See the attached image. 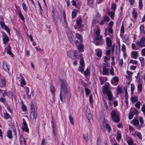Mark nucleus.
<instances>
[{"instance_id":"774afa93","label":"nucleus","mask_w":145,"mask_h":145,"mask_svg":"<svg viewBox=\"0 0 145 145\" xmlns=\"http://www.w3.org/2000/svg\"><path fill=\"white\" fill-rule=\"evenodd\" d=\"M142 55L143 56H145V48L143 49L142 50Z\"/></svg>"},{"instance_id":"13d9d810","label":"nucleus","mask_w":145,"mask_h":145,"mask_svg":"<svg viewBox=\"0 0 145 145\" xmlns=\"http://www.w3.org/2000/svg\"><path fill=\"white\" fill-rule=\"evenodd\" d=\"M12 127L13 129V132H14L15 135H16L17 133L15 128L14 127V125L13 126H12Z\"/></svg>"},{"instance_id":"79ce46f5","label":"nucleus","mask_w":145,"mask_h":145,"mask_svg":"<svg viewBox=\"0 0 145 145\" xmlns=\"http://www.w3.org/2000/svg\"><path fill=\"white\" fill-rule=\"evenodd\" d=\"M89 103H93V97H92V95L91 94H90L89 95Z\"/></svg>"},{"instance_id":"1a4fd4ad","label":"nucleus","mask_w":145,"mask_h":145,"mask_svg":"<svg viewBox=\"0 0 145 145\" xmlns=\"http://www.w3.org/2000/svg\"><path fill=\"white\" fill-rule=\"evenodd\" d=\"M107 46L109 47H111L112 46V41L109 37H107L106 39Z\"/></svg>"},{"instance_id":"ddd939ff","label":"nucleus","mask_w":145,"mask_h":145,"mask_svg":"<svg viewBox=\"0 0 145 145\" xmlns=\"http://www.w3.org/2000/svg\"><path fill=\"white\" fill-rule=\"evenodd\" d=\"M3 69L5 71H8V68L6 62L5 61H3Z\"/></svg>"},{"instance_id":"aec40b11","label":"nucleus","mask_w":145,"mask_h":145,"mask_svg":"<svg viewBox=\"0 0 145 145\" xmlns=\"http://www.w3.org/2000/svg\"><path fill=\"white\" fill-rule=\"evenodd\" d=\"M7 136L9 138H12V134L11 131L9 130L7 133Z\"/></svg>"},{"instance_id":"f8f14e48","label":"nucleus","mask_w":145,"mask_h":145,"mask_svg":"<svg viewBox=\"0 0 145 145\" xmlns=\"http://www.w3.org/2000/svg\"><path fill=\"white\" fill-rule=\"evenodd\" d=\"M80 56L81 57L80 59V63L81 67H84L85 66L82 54H80Z\"/></svg>"},{"instance_id":"c85d7f7f","label":"nucleus","mask_w":145,"mask_h":145,"mask_svg":"<svg viewBox=\"0 0 145 145\" xmlns=\"http://www.w3.org/2000/svg\"><path fill=\"white\" fill-rule=\"evenodd\" d=\"M131 100L133 103L137 101V97H132L131 98Z\"/></svg>"},{"instance_id":"f3484780","label":"nucleus","mask_w":145,"mask_h":145,"mask_svg":"<svg viewBox=\"0 0 145 145\" xmlns=\"http://www.w3.org/2000/svg\"><path fill=\"white\" fill-rule=\"evenodd\" d=\"M108 14L109 15L112 19L114 20L115 12L113 11H109L108 12Z\"/></svg>"},{"instance_id":"ea45409f","label":"nucleus","mask_w":145,"mask_h":145,"mask_svg":"<svg viewBox=\"0 0 145 145\" xmlns=\"http://www.w3.org/2000/svg\"><path fill=\"white\" fill-rule=\"evenodd\" d=\"M131 94H132L133 93V91L135 89V86L133 84H131Z\"/></svg>"},{"instance_id":"cd10ccee","label":"nucleus","mask_w":145,"mask_h":145,"mask_svg":"<svg viewBox=\"0 0 145 145\" xmlns=\"http://www.w3.org/2000/svg\"><path fill=\"white\" fill-rule=\"evenodd\" d=\"M84 136V139L85 141L87 142L88 140V133H86L85 134L83 135Z\"/></svg>"},{"instance_id":"680f3d73","label":"nucleus","mask_w":145,"mask_h":145,"mask_svg":"<svg viewBox=\"0 0 145 145\" xmlns=\"http://www.w3.org/2000/svg\"><path fill=\"white\" fill-rule=\"evenodd\" d=\"M76 16V12L73 11L72 12V17L74 18Z\"/></svg>"},{"instance_id":"09e8293b","label":"nucleus","mask_w":145,"mask_h":145,"mask_svg":"<svg viewBox=\"0 0 145 145\" xmlns=\"http://www.w3.org/2000/svg\"><path fill=\"white\" fill-rule=\"evenodd\" d=\"M5 29L7 31V32L10 34V30L8 27L7 26H5L4 27Z\"/></svg>"},{"instance_id":"052dcab7","label":"nucleus","mask_w":145,"mask_h":145,"mask_svg":"<svg viewBox=\"0 0 145 145\" xmlns=\"http://www.w3.org/2000/svg\"><path fill=\"white\" fill-rule=\"evenodd\" d=\"M121 32L122 33H124V27L123 25H122L121 26Z\"/></svg>"},{"instance_id":"4be33fe9","label":"nucleus","mask_w":145,"mask_h":145,"mask_svg":"<svg viewBox=\"0 0 145 145\" xmlns=\"http://www.w3.org/2000/svg\"><path fill=\"white\" fill-rule=\"evenodd\" d=\"M124 89L125 92V97L126 100H127L128 97V94L127 91V87H125L124 88Z\"/></svg>"},{"instance_id":"7ed1b4c3","label":"nucleus","mask_w":145,"mask_h":145,"mask_svg":"<svg viewBox=\"0 0 145 145\" xmlns=\"http://www.w3.org/2000/svg\"><path fill=\"white\" fill-rule=\"evenodd\" d=\"M111 116L114 121L118 123L120 121V119L118 114L116 111L112 110L111 113Z\"/></svg>"},{"instance_id":"0e129e2a","label":"nucleus","mask_w":145,"mask_h":145,"mask_svg":"<svg viewBox=\"0 0 145 145\" xmlns=\"http://www.w3.org/2000/svg\"><path fill=\"white\" fill-rule=\"evenodd\" d=\"M22 6L23 8V9L25 11H27V9L25 7V5L24 3H23L22 4Z\"/></svg>"},{"instance_id":"b1692460","label":"nucleus","mask_w":145,"mask_h":145,"mask_svg":"<svg viewBox=\"0 0 145 145\" xmlns=\"http://www.w3.org/2000/svg\"><path fill=\"white\" fill-rule=\"evenodd\" d=\"M132 121L133 124L135 125H137L139 124V120L136 119H133Z\"/></svg>"},{"instance_id":"20e7f679","label":"nucleus","mask_w":145,"mask_h":145,"mask_svg":"<svg viewBox=\"0 0 145 145\" xmlns=\"http://www.w3.org/2000/svg\"><path fill=\"white\" fill-rule=\"evenodd\" d=\"M95 40L96 41L95 44L97 46L103 45L105 43V41L103 40L102 36L101 35L97 36L95 38Z\"/></svg>"},{"instance_id":"e433bc0d","label":"nucleus","mask_w":145,"mask_h":145,"mask_svg":"<svg viewBox=\"0 0 145 145\" xmlns=\"http://www.w3.org/2000/svg\"><path fill=\"white\" fill-rule=\"evenodd\" d=\"M138 90L140 91H141L142 89V86L141 84H139L138 86Z\"/></svg>"},{"instance_id":"412c9836","label":"nucleus","mask_w":145,"mask_h":145,"mask_svg":"<svg viewBox=\"0 0 145 145\" xmlns=\"http://www.w3.org/2000/svg\"><path fill=\"white\" fill-rule=\"evenodd\" d=\"M133 9V10L132 12L133 16L134 18L135 19L137 18V13L134 8Z\"/></svg>"},{"instance_id":"0eeeda50","label":"nucleus","mask_w":145,"mask_h":145,"mask_svg":"<svg viewBox=\"0 0 145 145\" xmlns=\"http://www.w3.org/2000/svg\"><path fill=\"white\" fill-rule=\"evenodd\" d=\"M23 127H22V129L23 131H25V132L28 133L29 129L27 126V124L24 119H23Z\"/></svg>"},{"instance_id":"3c124183","label":"nucleus","mask_w":145,"mask_h":145,"mask_svg":"<svg viewBox=\"0 0 145 145\" xmlns=\"http://www.w3.org/2000/svg\"><path fill=\"white\" fill-rule=\"evenodd\" d=\"M125 46L123 44L121 46V50L122 51L125 52Z\"/></svg>"},{"instance_id":"2f4dec72","label":"nucleus","mask_w":145,"mask_h":145,"mask_svg":"<svg viewBox=\"0 0 145 145\" xmlns=\"http://www.w3.org/2000/svg\"><path fill=\"white\" fill-rule=\"evenodd\" d=\"M83 48L84 45L83 44H80L78 46V49L81 51H82L83 50Z\"/></svg>"},{"instance_id":"393cba45","label":"nucleus","mask_w":145,"mask_h":145,"mask_svg":"<svg viewBox=\"0 0 145 145\" xmlns=\"http://www.w3.org/2000/svg\"><path fill=\"white\" fill-rule=\"evenodd\" d=\"M131 110H133L131 111L132 113L134 114L138 115V111L136 108H134L131 109Z\"/></svg>"},{"instance_id":"a18cd8bd","label":"nucleus","mask_w":145,"mask_h":145,"mask_svg":"<svg viewBox=\"0 0 145 145\" xmlns=\"http://www.w3.org/2000/svg\"><path fill=\"white\" fill-rule=\"evenodd\" d=\"M114 69L113 68V67L112 66H111V68L110 70V74L111 75H114Z\"/></svg>"},{"instance_id":"f704fd0d","label":"nucleus","mask_w":145,"mask_h":145,"mask_svg":"<svg viewBox=\"0 0 145 145\" xmlns=\"http://www.w3.org/2000/svg\"><path fill=\"white\" fill-rule=\"evenodd\" d=\"M69 120L70 121L72 125H74V122H73V118H72L71 116L70 115L69 116Z\"/></svg>"},{"instance_id":"58836bf2","label":"nucleus","mask_w":145,"mask_h":145,"mask_svg":"<svg viewBox=\"0 0 145 145\" xmlns=\"http://www.w3.org/2000/svg\"><path fill=\"white\" fill-rule=\"evenodd\" d=\"M100 30L99 29H98L96 31L95 34L96 36L100 35Z\"/></svg>"},{"instance_id":"f257e3e1","label":"nucleus","mask_w":145,"mask_h":145,"mask_svg":"<svg viewBox=\"0 0 145 145\" xmlns=\"http://www.w3.org/2000/svg\"><path fill=\"white\" fill-rule=\"evenodd\" d=\"M61 89L60 93V98L62 101V97H65L68 93V89L67 87V84L65 80H60Z\"/></svg>"},{"instance_id":"6ab92c4d","label":"nucleus","mask_w":145,"mask_h":145,"mask_svg":"<svg viewBox=\"0 0 145 145\" xmlns=\"http://www.w3.org/2000/svg\"><path fill=\"white\" fill-rule=\"evenodd\" d=\"M76 38L80 41L81 42H83L82 37L81 35L78 33H76Z\"/></svg>"},{"instance_id":"c756f323","label":"nucleus","mask_w":145,"mask_h":145,"mask_svg":"<svg viewBox=\"0 0 145 145\" xmlns=\"http://www.w3.org/2000/svg\"><path fill=\"white\" fill-rule=\"evenodd\" d=\"M84 73L85 76L88 75L90 74L89 70L87 69L84 71Z\"/></svg>"},{"instance_id":"7c9ffc66","label":"nucleus","mask_w":145,"mask_h":145,"mask_svg":"<svg viewBox=\"0 0 145 145\" xmlns=\"http://www.w3.org/2000/svg\"><path fill=\"white\" fill-rule=\"evenodd\" d=\"M111 9L114 11L116 9V5L115 3H113L111 5Z\"/></svg>"},{"instance_id":"4d7b16f0","label":"nucleus","mask_w":145,"mask_h":145,"mask_svg":"<svg viewBox=\"0 0 145 145\" xmlns=\"http://www.w3.org/2000/svg\"><path fill=\"white\" fill-rule=\"evenodd\" d=\"M133 117V114L132 113H130L129 115V120H131Z\"/></svg>"},{"instance_id":"c9c22d12","label":"nucleus","mask_w":145,"mask_h":145,"mask_svg":"<svg viewBox=\"0 0 145 145\" xmlns=\"http://www.w3.org/2000/svg\"><path fill=\"white\" fill-rule=\"evenodd\" d=\"M140 102L139 101L137 103H136L135 105V106L137 108L139 109L140 107Z\"/></svg>"},{"instance_id":"a19ab883","label":"nucleus","mask_w":145,"mask_h":145,"mask_svg":"<svg viewBox=\"0 0 145 145\" xmlns=\"http://www.w3.org/2000/svg\"><path fill=\"white\" fill-rule=\"evenodd\" d=\"M129 63H132L133 64H137V62L135 60H131L129 62Z\"/></svg>"},{"instance_id":"6e6d98bb","label":"nucleus","mask_w":145,"mask_h":145,"mask_svg":"<svg viewBox=\"0 0 145 145\" xmlns=\"http://www.w3.org/2000/svg\"><path fill=\"white\" fill-rule=\"evenodd\" d=\"M25 81L24 80H22L21 82V85L22 86H24L25 85Z\"/></svg>"},{"instance_id":"4468645a","label":"nucleus","mask_w":145,"mask_h":145,"mask_svg":"<svg viewBox=\"0 0 145 145\" xmlns=\"http://www.w3.org/2000/svg\"><path fill=\"white\" fill-rule=\"evenodd\" d=\"M86 115L89 120L91 118V116L90 114V111L89 109H87L86 111Z\"/></svg>"},{"instance_id":"37998d69","label":"nucleus","mask_w":145,"mask_h":145,"mask_svg":"<svg viewBox=\"0 0 145 145\" xmlns=\"http://www.w3.org/2000/svg\"><path fill=\"white\" fill-rule=\"evenodd\" d=\"M50 91L52 93H54L55 92V88L53 86H51L50 87Z\"/></svg>"},{"instance_id":"8fccbe9b","label":"nucleus","mask_w":145,"mask_h":145,"mask_svg":"<svg viewBox=\"0 0 145 145\" xmlns=\"http://www.w3.org/2000/svg\"><path fill=\"white\" fill-rule=\"evenodd\" d=\"M103 104H104V106L105 107V108L106 109H107L108 108V106L106 103V102L105 101V100H103Z\"/></svg>"},{"instance_id":"39448f33","label":"nucleus","mask_w":145,"mask_h":145,"mask_svg":"<svg viewBox=\"0 0 145 145\" xmlns=\"http://www.w3.org/2000/svg\"><path fill=\"white\" fill-rule=\"evenodd\" d=\"M136 44L140 46H145V37H142L140 41L136 42Z\"/></svg>"},{"instance_id":"5701e85b","label":"nucleus","mask_w":145,"mask_h":145,"mask_svg":"<svg viewBox=\"0 0 145 145\" xmlns=\"http://www.w3.org/2000/svg\"><path fill=\"white\" fill-rule=\"evenodd\" d=\"M108 99L110 101L112 99L113 96L111 92L107 93Z\"/></svg>"},{"instance_id":"c03bdc74","label":"nucleus","mask_w":145,"mask_h":145,"mask_svg":"<svg viewBox=\"0 0 145 145\" xmlns=\"http://www.w3.org/2000/svg\"><path fill=\"white\" fill-rule=\"evenodd\" d=\"M83 67H79L78 69V70L82 73L83 72L84 70V69Z\"/></svg>"},{"instance_id":"338daca9","label":"nucleus","mask_w":145,"mask_h":145,"mask_svg":"<svg viewBox=\"0 0 145 145\" xmlns=\"http://www.w3.org/2000/svg\"><path fill=\"white\" fill-rule=\"evenodd\" d=\"M127 143L129 145H133V141L132 140H130L128 141Z\"/></svg>"},{"instance_id":"a211bd4d","label":"nucleus","mask_w":145,"mask_h":145,"mask_svg":"<svg viewBox=\"0 0 145 145\" xmlns=\"http://www.w3.org/2000/svg\"><path fill=\"white\" fill-rule=\"evenodd\" d=\"M108 69L105 67L103 68V75H108Z\"/></svg>"},{"instance_id":"a878e982","label":"nucleus","mask_w":145,"mask_h":145,"mask_svg":"<svg viewBox=\"0 0 145 145\" xmlns=\"http://www.w3.org/2000/svg\"><path fill=\"white\" fill-rule=\"evenodd\" d=\"M85 91L86 93V95L87 96H88L89 94L90 93L91 91L88 88H85Z\"/></svg>"},{"instance_id":"4c0bfd02","label":"nucleus","mask_w":145,"mask_h":145,"mask_svg":"<svg viewBox=\"0 0 145 145\" xmlns=\"http://www.w3.org/2000/svg\"><path fill=\"white\" fill-rule=\"evenodd\" d=\"M103 20L105 21V22H108L110 20V19L109 17L108 16H105Z\"/></svg>"},{"instance_id":"603ef678","label":"nucleus","mask_w":145,"mask_h":145,"mask_svg":"<svg viewBox=\"0 0 145 145\" xmlns=\"http://www.w3.org/2000/svg\"><path fill=\"white\" fill-rule=\"evenodd\" d=\"M119 66L121 67H122V65L123 63V60L122 59H120L119 61Z\"/></svg>"},{"instance_id":"5fc2aeb1","label":"nucleus","mask_w":145,"mask_h":145,"mask_svg":"<svg viewBox=\"0 0 145 145\" xmlns=\"http://www.w3.org/2000/svg\"><path fill=\"white\" fill-rule=\"evenodd\" d=\"M99 78L100 81V83L101 85H103L104 83V81L102 77H99Z\"/></svg>"},{"instance_id":"864d4df0","label":"nucleus","mask_w":145,"mask_h":145,"mask_svg":"<svg viewBox=\"0 0 145 145\" xmlns=\"http://www.w3.org/2000/svg\"><path fill=\"white\" fill-rule=\"evenodd\" d=\"M106 127L108 131L111 130V128L109 124H106Z\"/></svg>"},{"instance_id":"de8ad7c7","label":"nucleus","mask_w":145,"mask_h":145,"mask_svg":"<svg viewBox=\"0 0 145 145\" xmlns=\"http://www.w3.org/2000/svg\"><path fill=\"white\" fill-rule=\"evenodd\" d=\"M141 110L143 112L144 115H145V105L143 104L141 108Z\"/></svg>"},{"instance_id":"2eb2a0df","label":"nucleus","mask_w":145,"mask_h":145,"mask_svg":"<svg viewBox=\"0 0 145 145\" xmlns=\"http://www.w3.org/2000/svg\"><path fill=\"white\" fill-rule=\"evenodd\" d=\"M95 51L97 54V56L99 57H101V56L102 54L101 50L99 49H96Z\"/></svg>"},{"instance_id":"9b49d317","label":"nucleus","mask_w":145,"mask_h":145,"mask_svg":"<svg viewBox=\"0 0 145 145\" xmlns=\"http://www.w3.org/2000/svg\"><path fill=\"white\" fill-rule=\"evenodd\" d=\"M67 55L69 57L73 58L75 56V53L74 52L70 51L68 52Z\"/></svg>"},{"instance_id":"bb28decb","label":"nucleus","mask_w":145,"mask_h":145,"mask_svg":"<svg viewBox=\"0 0 145 145\" xmlns=\"http://www.w3.org/2000/svg\"><path fill=\"white\" fill-rule=\"evenodd\" d=\"M128 39V36L126 35H124L123 37V41L126 42L127 41Z\"/></svg>"},{"instance_id":"e2e57ef3","label":"nucleus","mask_w":145,"mask_h":145,"mask_svg":"<svg viewBox=\"0 0 145 145\" xmlns=\"http://www.w3.org/2000/svg\"><path fill=\"white\" fill-rule=\"evenodd\" d=\"M139 119L140 120V123H141V124H143L144 121H143V118L142 117H139Z\"/></svg>"},{"instance_id":"dca6fc26","label":"nucleus","mask_w":145,"mask_h":145,"mask_svg":"<svg viewBox=\"0 0 145 145\" xmlns=\"http://www.w3.org/2000/svg\"><path fill=\"white\" fill-rule=\"evenodd\" d=\"M3 42L4 44H6L8 43L9 40V37L6 35H5V37L3 38Z\"/></svg>"},{"instance_id":"6e6552de","label":"nucleus","mask_w":145,"mask_h":145,"mask_svg":"<svg viewBox=\"0 0 145 145\" xmlns=\"http://www.w3.org/2000/svg\"><path fill=\"white\" fill-rule=\"evenodd\" d=\"M82 21V20L81 18H79L78 20H76V24L77 26L79 28L81 29H82L84 26V25L81 24Z\"/></svg>"},{"instance_id":"f03ea898","label":"nucleus","mask_w":145,"mask_h":145,"mask_svg":"<svg viewBox=\"0 0 145 145\" xmlns=\"http://www.w3.org/2000/svg\"><path fill=\"white\" fill-rule=\"evenodd\" d=\"M34 102L31 101L30 105V108L31 110L30 115V119L31 120L35 119L37 117V114L35 108Z\"/></svg>"},{"instance_id":"69168bd1","label":"nucleus","mask_w":145,"mask_h":145,"mask_svg":"<svg viewBox=\"0 0 145 145\" xmlns=\"http://www.w3.org/2000/svg\"><path fill=\"white\" fill-rule=\"evenodd\" d=\"M140 29L141 32L144 29V26L143 25H141L140 27Z\"/></svg>"},{"instance_id":"bf43d9fd","label":"nucleus","mask_w":145,"mask_h":145,"mask_svg":"<svg viewBox=\"0 0 145 145\" xmlns=\"http://www.w3.org/2000/svg\"><path fill=\"white\" fill-rule=\"evenodd\" d=\"M45 140L44 138H43L41 141V145H46Z\"/></svg>"},{"instance_id":"9d476101","label":"nucleus","mask_w":145,"mask_h":145,"mask_svg":"<svg viewBox=\"0 0 145 145\" xmlns=\"http://www.w3.org/2000/svg\"><path fill=\"white\" fill-rule=\"evenodd\" d=\"M131 57L135 59H136L138 56V53L137 51H133L131 53Z\"/></svg>"},{"instance_id":"49530a36","label":"nucleus","mask_w":145,"mask_h":145,"mask_svg":"<svg viewBox=\"0 0 145 145\" xmlns=\"http://www.w3.org/2000/svg\"><path fill=\"white\" fill-rule=\"evenodd\" d=\"M19 16L20 18L21 19L22 21H23L24 20V16L22 13L21 12H20L19 13Z\"/></svg>"},{"instance_id":"423d86ee","label":"nucleus","mask_w":145,"mask_h":145,"mask_svg":"<svg viewBox=\"0 0 145 145\" xmlns=\"http://www.w3.org/2000/svg\"><path fill=\"white\" fill-rule=\"evenodd\" d=\"M109 88L110 85H105L103 87V92L104 95L110 92L109 90Z\"/></svg>"},{"instance_id":"473e14b6","label":"nucleus","mask_w":145,"mask_h":145,"mask_svg":"<svg viewBox=\"0 0 145 145\" xmlns=\"http://www.w3.org/2000/svg\"><path fill=\"white\" fill-rule=\"evenodd\" d=\"M139 8L140 9H141L142 7L143 6V5L142 4V0H139Z\"/></svg>"},{"instance_id":"72a5a7b5","label":"nucleus","mask_w":145,"mask_h":145,"mask_svg":"<svg viewBox=\"0 0 145 145\" xmlns=\"http://www.w3.org/2000/svg\"><path fill=\"white\" fill-rule=\"evenodd\" d=\"M26 93L27 95L28 96L29 98H30L31 97V95H29V89L28 87H27L26 88Z\"/></svg>"}]
</instances>
